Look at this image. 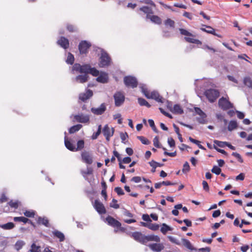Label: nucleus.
<instances>
[{"label":"nucleus","instance_id":"1","mask_svg":"<svg viewBox=\"0 0 252 252\" xmlns=\"http://www.w3.org/2000/svg\"><path fill=\"white\" fill-rule=\"evenodd\" d=\"M130 237L136 241L144 245H146L149 241H155L156 242H160V239L158 235H150L146 236L138 231L132 232L130 235Z\"/></svg>","mask_w":252,"mask_h":252},{"label":"nucleus","instance_id":"2","mask_svg":"<svg viewBox=\"0 0 252 252\" xmlns=\"http://www.w3.org/2000/svg\"><path fill=\"white\" fill-rule=\"evenodd\" d=\"M204 94L210 102H214L220 96V92L216 89H210L205 91Z\"/></svg>","mask_w":252,"mask_h":252},{"label":"nucleus","instance_id":"3","mask_svg":"<svg viewBox=\"0 0 252 252\" xmlns=\"http://www.w3.org/2000/svg\"><path fill=\"white\" fill-rule=\"evenodd\" d=\"M90 66L91 65L89 64L81 65L79 63H76L74 64L72 69L73 71L88 75Z\"/></svg>","mask_w":252,"mask_h":252},{"label":"nucleus","instance_id":"4","mask_svg":"<svg viewBox=\"0 0 252 252\" xmlns=\"http://www.w3.org/2000/svg\"><path fill=\"white\" fill-rule=\"evenodd\" d=\"M111 58L105 51H102L100 57L99 66L101 67L108 66L110 64Z\"/></svg>","mask_w":252,"mask_h":252},{"label":"nucleus","instance_id":"5","mask_svg":"<svg viewBox=\"0 0 252 252\" xmlns=\"http://www.w3.org/2000/svg\"><path fill=\"white\" fill-rule=\"evenodd\" d=\"M125 85L128 88H134L138 85V81L136 78L133 76H127L124 78Z\"/></svg>","mask_w":252,"mask_h":252},{"label":"nucleus","instance_id":"6","mask_svg":"<svg viewBox=\"0 0 252 252\" xmlns=\"http://www.w3.org/2000/svg\"><path fill=\"white\" fill-rule=\"evenodd\" d=\"M219 107L223 110H227L233 107V104L226 98L222 97L218 101Z\"/></svg>","mask_w":252,"mask_h":252},{"label":"nucleus","instance_id":"7","mask_svg":"<svg viewBox=\"0 0 252 252\" xmlns=\"http://www.w3.org/2000/svg\"><path fill=\"white\" fill-rule=\"evenodd\" d=\"M91 44L86 41H81L78 45V49L81 54H86L88 52V49L91 47Z\"/></svg>","mask_w":252,"mask_h":252},{"label":"nucleus","instance_id":"8","mask_svg":"<svg viewBox=\"0 0 252 252\" xmlns=\"http://www.w3.org/2000/svg\"><path fill=\"white\" fill-rule=\"evenodd\" d=\"M115 105L116 106H120L125 101V97L123 93L120 92H116L114 95Z\"/></svg>","mask_w":252,"mask_h":252},{"label":"nucleus","instance_id":"9","mask_svg":"<svg viewBox=\"0 0 252 252\" xmlns=\"http://www.w3.org/2000/svg\"><path fill=\"white\" fill-rule=\"evenodd\" d=\"M82 160L86 164H91L93 162L92 154L87 151L82 152L81 154Z\"/></svg>","mask_w":252,"mask_h":252},{"label":"nucleus","instance_id":"10","mask_svg":"<svg viewBox=\"0 0 252 252\" xmlns=\"http://www.w3.org/2000/svg\"><path fill=\"white\" fill-rule=\"evenodd\" d=\"M114 132V128H110L107 125H105L102 129V133L107 141L110 140V138L113 135Z\"/></svg>","mask_w":252,"mask_h":252},{"label":"nucleus","instance_id":"11","mask_svg":"<svg viewBox=\"0 0 252 252\" xmlns=\"http://www.w3.org/2000/svg\"><path fill=\"white\" fill-rule=\"evenodd\" d=\"M74 119L76 122L83 124L89 123L90 121L89 116L83 114L74 115Z\"/></svg>","mask_w":252,"mask_h":252},{"label":"nucleus","instance_id":"12","mask_svg":"<svg viewBox=\"0 0 252 252\" xmlns=\"http://www.w3.org/2000/svg\"><path fill=\"white\" fill-rule=\"evenodd\" d=\"M94 207L97 212L100 214H104L106 213V209L103 204L97 200H95L94 202Z\"/></svg>","mask_w":252,"mask_h":252},{"label":"nucleus","instance_id":"13","mask_svg":"<svg viewBox=\"0 0 252 252\" xmlns=\"http://www.w3.org/2000/svg\"><path fill=\"white\" fill-rule=\"evenodd\" d=\"M106 220L109 225L113 227L119 228L121 226V223L110 216L106 217Z\"/></svg>","mask_w":252,"mask_h":252},{"label":"nucleus","instance_id":"14","mask_svg":"<svg viewBox=\"0 0 252 252\" xmlns=\"http://www.w3.org/2000/svg\"><path fill=\"white\" fill-rule=\"evenodd\" d=\"M149 248L153 251L155 252H159L164 249V246L162 243H157L150 244L148 245Z\"/></svg>","mask_w":252,"mask_h":252},{"label":"nucleus","instance_id":"15","mask_svg":"<svg viewBox=\"0 0 252 252\" xmlns=\"http://www.w3.org/2000/svg\"><path fill=\"white\" fill-rule=\"evenodd\" d=\"M149 98L155 99L156 101L161 103H164L165 99L163 98L157 91L151 92Z\"/></svg>","mask_w":252,"mask_h":252},{"label":"nucleus","instance_id":"16","mask_svg":"<svg viewBox=\"0 0 252 252\" xmlns=\"http://www.w3.org/2000/svg\"><path fill=\"white\" fill-rule=\"evenodd\" d=\"M57 44L64 49H67L69 46V40L64 36H61L57 41Z\"/></svg>","mask_w":252,"mask_h":252},{"label":"nucleus","instance_id":"17","mask_svg":"<svg viewBox=\"0 0 252 252\" xmlns=\"http://www.w3.org/2000/svg\"><path fill=\"white\" fill-rule=\"evenodd\" d=\"M93 93L91 90H87L85 93H81L79 94V98L84 102L93 96Z\"/></svg>","mask_w":252,"mask_h":252},{"label":"nucleus","instance_id":"18","mask_svg":"<svg viewBox=\"0 0 252 252\" xmlns=\"http://www.w3.org/2000/svg\"><path fill=\"white\" fill-rule=\"evenodd\" d=\"M106 110V106L104 103H102L98 108H92V112L95 115H101Z\"/></svg>","mask_w":252,"mask_h":252},{"label":"nucleus","instance_id":"19","mask_svg":"<svg viewBox=\"0 0 252 252\" xmlns=\"http://www.w3.org/2000/svg\"><path fill=\"white\" fill-rule=\"evenodd\" d=\"M98 76V77L96 79V80L98 82H100L101 83H107L108 81V76L107 73L104 72H102Z\"/></svg>","mask_w":252,"mask_h":252},{"label":"nucleus","instance_id":"20","mask_svg":"<svg viewBox=\"0 0 252 252\" xmlns=\"http://www.w3.org/2000/svg\"><path fill=\"white\" fill-rule=\"evenodd\" d=\"M182 245L185 247L187 249L190 250V251H196V249L195 248L190 242L188 239L182 238L181 239Z\"/></svg>","mask_w":252,"mask_h":252},{"label":"nucleus","instance_id":"21","mask_svg":"<svg viewBox=\"0 0 252 252\" xmlns=\"http://www.w3.org/2000/svg\"><path fill=\"white\" fill-rule=\"evenodd\" d=\"M89 75L87 74L78 75L75 78L76 82L79 83H84L88 81Z\"/></svg>","mask_w":252,"mask_h":252},{"label":"nucleus","instance_id":"22","mask_svg":"<svg viewBox=\"0 0 252 252\" xmlns=\"http://www.w3.org/2000/svg\"><path fill=\"white\" fill-rule=\"evenodd\" d=\"M64 145L68 150L72 152H75V145L70 140H68L66 136L64 137Z\"/></svg>","mask_w":252,"mask_h":252},{"label":"nucleus","instance_id":"23","mask_svg":"<svg viewBox=\"0 0 252 252\" xmlns=\"http://www.w3.org/2000/svg\"><path fill=\"white\" fill-rule=\"evenodd\" d=\"M146 18L150 19L153 23L158 25H160L162 23L161 18L157 15H146Z\"/></svg>","mask_w":252,"mask_h":252},{"label":"nucleus","instance_id":"24","mask_svg":"<svg viewBox=\"0 0 252 252\" xmlns=\"http://www.w3.org/2000/svg\"><path fill=\"white\" fill-rule=\"evenodd\" d=\"M204 26H205L208 29V30H206L205 28H201V31H202L204 32H206L207 33H210V34H213L214 35L217 36L218 37H221V36L220 35L217 34L215 32V30L214 28H213L212 27H211V26H205V25H204Z\"/></svg>","mask_w":252,"mask_h":252},{"label":"nucleus","instance_id":"25","mask_svg":"<svg viewBox=\"0 0 252 252\" xmlns=\"http://www.w3.org/2000/svg\"><path fill=\"white\" fill-rule=\"evenodd\" d=\"M37 223L38 224L44 225L46 227L49 226V220L46 218H45V217H43V218L41 217H38V218L37 219Z\"/></svg>","mask_w":252,"mask_h":252},{"label":"nucleus","instance_id":"26","mask_svg":"<svg viewBox=\"0 0 252 252\" xmlns=\"http://www.w3.org/2000/svg\"><path fill=\"white\" fill-rule=\"evenodd\" d=\"M13 220L15 222H17V221L23 222L24 223H26L28 222H30L33 225L32 222L30 220H29L27 218H25L24 217H14Z\"/></svg>","mask_w":252,"mask_h":252},{"label":"nucleus","instance_id":"27","mask_svg":"<svg viewBox=\"0 0 252 252\" xmlns=\"http://www.w3.org/2000/svg\"><path fill=\"white\" fill-rule=\"evenodd\" d=\"M93 173V170L91 167H88L86 171L81 170V173L85 180H88L87 175H91Z\"/></svg>","mask_w":252,"mask_h":252},{"label":"nucleus","instance_id":"28","mask_svg":"<svg viewBox=\"0 0 252 252\" xmlns=\"http://www.w3.org/2000/svg\"><path fill=\"white\" fill-rule=\"evenodd\" d=\"M53 234L54 236L59 239L60 242H63L64 240V235L62 232L58 230H55L53 232Z\"/></svg>","mask_w":252,"mask_h":252},{"label":"nucleus","instance_id":"29","mask_svg":"<svg viewBox=\"0 0 252 252\" xmlns=\"http://www.w3.org/2000/svg\"><path fill=\"white\" fill-rule=\"evenodd\" d=\"M173 113L182 114L184 113L183 110L182 109L181 106L179 104L174 105L173 110H171Z\"/></svg>","mask_w":252,"mask_h":252},{"label":"nucleus","instance_id":"30","mask_svg":"<svg viewBox=\"0 0 252 252\" xmlns=\"http://www.w3.org/2000/svg\"><path fill=\"white\" fill-rule=\"evenodd\" d=\"M139 10L143 12L147 15H150L153 13L152 9L147 6H143L139 8Z\"/></svg>","mask_w":252,"mask_h":252},{"label":"nucleus","instance_id":"31","mask_svg":"<svg viewBox=\"0 0 252 252\" xmlns=\"http://www.w3.org/2000/svg\"><path fill=\"white\" fill-rule=\"evenodd\" d=\"M15 227V224L11 222H9L3 224H0V228L4 230H10Z\"/></svg>","mask_w":252,"mask_h":252},{"label":"nucleus","instance_id":"32","mask_svg":"<svg viewBox=\"0 0 252 252\" xmlns=\"http://www.w3.org/2000/svg\"><path fill=\"white\" fill-rule=\"evenodd\" d=\"M243 83L246 86L252 89V79L251 77L249 76L244 77Z\"/></svg>","mask_w":252,"mask_h":252},{"label":"nucleus","instance_id":"33","mask_svg":"<svg viewBox=\"0 0 252 252\" xmlns=\"http://www.w3.org/2000/svg\"><path fill=\"white\" fill-rule=\"evenodd\" d=\"M82 127V125L78 124L71 126L69 129V132L70 134L74 133L79 131Z\"/></svg>","mask_w":252,"mask_h":252},{"label":"nucleus","instance_id":"34","mask_svg":"<svg viewBox=\"0 0 252 252\" xmlns=\"http://www.w3.org/2000/svg\"><path fill=\"white\" fill-rule=\"evenodd\" d=\"M85 142L83 140H79L77 142V147L75 146V152L81 151L84 148Z\"/></svg>","mask_w":252,"mask_h":252},{"label":"nucleus","instance_id":"35","mask_svg":"<svg viewBox=\"0 0 252 252\" xmlns=\"http://www.w3.org/2000/svg\"><path fill=\"white\" fill-rule=\"evenodd\" d=\"M237 126L238 124L236 121H231L228 124L227 128L229 131H232L236 129L237 127Z\"/></svg>","mask_w":252,"mask_h":252},{"label":"nucleus","instance_id":"36","mask_svg":"<svg viewBox=\"0 0 252 252\" xmlns=\"http://www.w3.org/2000/svg\"><path fill=\"white\" fill-rule=\"evenodd\" d=\"M185 39L187 42L189 43H194L196 44H201V42L199 40L193 38L185 37Z\"/></svg>","mask_w":252,"mask_h":252},{"label":"nucleus","instance_id":"37","mask_svg":"<svg viewBox=\"0 0 252 252\" xmlns=\"http://www.w3.org/2000/svg\"><path fill=\"white\" fill-rule=\"evenodd\" d=\"M90 69H89V74H91L93 76H98L99 74V71L96 69L95 67H92L91 66L90 68Z\"/></svg>","mask_w":252,"mask_h":252},{"label":"nucleus","instance_id":"38","mask_svg":"<svg viewBox=\"0 0 252 252\" xmlns=\"http://www.w3.org/2000/svg\"><path fill=\"white\" fill-rule=\"evenodd\" d=\"M138 101L141 106H146L148 108H150L151 107V105L143 98H139L138 99Z\"/></svg>","mask_w":252,"mask_h":252},{"label":"nucleus","instance_id":"39","mask_svg":"<svg viewBox=\"0 0 252 252\" xmlns=\"http://www.w3.org/2000/svg\"><path fill=\"white\" fill-rule=\"evenodd\" d=\"M171 230V228L165 223H163L160 229L161 232L165 234L168 231Z\"/></svg>","mask_w":252,"mask_h":252},{"label":"nucleus","instance_id":"40","mask_svg":"<svg viewBox=\"0 0 252 252\" xmlns=\"http://www.w3.org/2000/svg\"><path fill=\"white\" fill-rule=\"evenodd\" d=\"M74 62V56L70 53H68L67 58L66 61L67 63L72 64Z\"/></svg>","mask_w":252,"mask_h":252},{"label":"nucleus","instance_id":"41","mask_svg":"<svg viewBox=\"0 0 252 252\" xmlns=\"http://www.w3.org/2000/svg\"><path fill=\"white\" fill-rule=\"evenodd\" d=\"M101 126L99 125L98 127L97 130L96 132H94L92 136V139L93 140H94L97 138L98 136L99 135V134L101 133Z\"/></svg>","mask_w":252,"mask_h":252},{"label":"nucleus","instance_id":"42","mask_svg":"<svg viewBox=\"0 0 252 252\" xmlns=\"http://www.w3.org/2000/svg\"><path fill=\"white\" fill-rule=\"evenodd\" d=\"M164 24L166 26L174 28L175 26V22L171 19L168 18L164 21Z\"/></svg>","mask_w":252,"mask_h":252},{"label":"nucleus","instance_id":"43","mask_svg":"<svg viewBox=\"0 0 252 252\" xmlns=\"http://www.w3.org/2000/svg\"><path fill=\"white\" fill-rule=\"evenodd\" d=\"M137 138L141 142V143L145 145H149L150 143V141L144 136H138Z\"/></svg>","mask_w":252,"mask_h":252},{"label":"nucleus","instance_id":"44","mask_svg":"<svg viewBox=\"0 0 252 252\" xmlns=\"http://www.w3.org/2000/svg\"><path fill=\"white\" fill-rule=\"evenodd\" d=\"M149 164L150 166L152 167L157 168V167H161L163 165V164L162 163H159L158 162H157V161L152 160L151 161L149 162Z\"/></svg>","mask_w":252,"mask_h":252},{"label":"nucleus","instance_id":"45","mask_svg":"<svg viewBox=\"0 0 252 252\" xmlns=\"http://www.w3.org/2000/svg\"><path fill=\"white\" fill-rule=\"evenodd\" d=\"M8 204L9 206L14 209H17L19 207V202L18 201H14L13 200H10L8 202Z\"/></svg>","mask_w":252,"mask_h":252},{"label":"nucleus","instance_id":"46","mask_svg":"<svg viewBox=\"0 0 252 252\" xmlns=\"http://www.w3.org/2000/svg\"><path fill=\"white\" fill-rule=\"evenodd\" d=\"M179 31L180 32V33L182 35H186V36H193L194 35L188 32L187 30L184 29H179Z\"/></svg>","mask_w":252,"mask_h":252},{"label":"nucleus","instance_id":"47","mask_svg":"<svg viewBox=\"0 0 252 252\" xmlns=\"http://www.w3.org/2000/svg\"><path fill=\"white\" fill-rule=\"evenodd\" d=\"M24 214L25 216L29 218H33L35 215V212L32 210L26 211Z\"/></svg>","mask_w":252,"mask_h":252},{"label":"nucleus","instance_id":"48","mask_svg":"<svg viewBox=\"0 0 252 252\" xmlns=\"http://www.w3.org/2000/svg\"><path fill=\"white\" fill-rule=\"evenodd\" d=\"M167 238L169 240V241L172 243H174L179 246H180L181 245V243L175 238L171 236H168Z\"/></svg>","mask_w":252,"mask_h":252},{"label":"nucleus","instance_id":"49","mask_svg":"<svg viewBox=\"0 0 252 252\" xmlns=\"http://www.w3.org/2000/svg\"><path fill=\"white\" fill-rule=\"evenodd\" d=\"M211 171L212 173H213L216 175H219L220 174L221 170L218 166L215 165L213 166V168L212 169Z\"/></svg>","mask_w":252,"mask_h":252},{"label":"nucleus","instance_id":"50","mask_svg":"<svg viewBox=\"0 0 252 252\" xmlns=\"http://www.w3.org/2000/svg\"><path fill=\"white\" fill-rule=\"evenodd\" d=\"M148 228L154 231H156L158 229L159 225L156 223H149Z\"/></svg>","mask_w":252,"mask_h":252},{"label":"nucleus","instance_id":"51","mask_svg":"<svg viewBox=\"0 0 252 252\" xmlns=\"http://www.w3.org/2000/svg\"><path fill=\"white\" fill-rule=\"evenodd\" d=\"M189 170H190V167H189V164L187 161H186L183 165L182 172L183 173H186L187 172H188L189 171Z\"/></svg>","mask_w":252,"mask_h":252},{"label":"nucleus","instance_id":"52","mask_svg":"<svg viewBox=\"0 0 252 252\" xmlns=\"http://www.w3.org/2000/svg\"><path fill=\"white\" fill-rule=\"evenodd\" d=\"M162 148L164 151V154L165 155L171 157H175V156H176L177 153L176 151H175L174 152H172V153H169L166 151V149L165 148L162 147Z\"/></svg>","mask_w":252,"mask_h":252},{"label":"nucleus","instance_id":"53","mask_svg":"<svg viewBox=\"0 0 252 252\" xmlns=\"http://www.w3.org/2000/svg\"><path fill=\"white\" fill-rule=\"evenodd\" d=\"M66 29L70 32H74L77 31L76 27L74 25L71 24L67 25Z\"/></svg>","mask_w":252,"mask_h":252},{"label":"nucleus","instance_id":"54","mask_svg":"<svg viewBox=\"0 0 252 252\" xmlns=\"http://www.w3.org/2000/svg\"><path fill=\"white\" fill-rule=\"evenodd\" d=\"M40 247L37 246L35 244H32L31 246V252H40Z\"/></svg>","mask_w":252,"mask_h":252},{"label":"nucleus","instance_id":"55","mask_svg":"<svg viewBox=\"0 0 252 252\" xmlns=\"http://www.w3.org/2000/svg\"><path fill=\"white\" fill-rule=\"evenodd\" d=\"M142 92L143 94L145 95V96L147 98H149L151 92L148 90L147 88L145 87L142 88Z\"/></svg>","mask_w":252,"mask_h":252},{"label":"nucleus","instance_id":"56","mask_svg":"<svg viewBox=\"0 0 252 252\" xmlns=\"http://www.w3.org/2000/svg\"><path fill=\"white\" fill-rule=\"evenodd\" d=\"M232 155L234 157H235L236 158H237L238 160L240 162V163H243V159L241 157V155L236 153V152H233L232 154Z\"/></svg>","mask_w":252,"mask_h":252},{"label":"nucleus","instance_id":"57","mask_svg":"<svg viewBox=\"0 0 252 252\" xmlns=\"http://www.w3.org/2000/svg\"><path fill=\"white\" fill-rule=\"evenodd\" d=\"M153 144H154V145L155 146V147H156L157 148H159L161 147V146L159 144V140H158V136H156L154 138Z\"/></svg>","mask_w":252,"mask_h":252},{"label":"nucleus","instance_id":"58","mask_svg":"<svg viewBox=\"0 0 252 252\" xmlns=\"http://www.w3.org/2000/svg\"><path fill=\"white\" fill-rule=\"evenodd\" d=\"M114 190L117 192L118 195H122L124 194V192L121 187H116Z\"/></svg>","mask_w":252,"mask_h":252},{"label":"nucleus","instance_id":"59","mask_svg":"<svg viewBox=\"0 0 252 252\" xmlns=\"http://www.w3.org/2000/svg\"><path fill=\"white\" fill-rule=\"evenodd\" d=\"M167 142H168L169 145L171 147H174L175 146V141L172 137L168 138Z\"/></svg>","mask_w":252,"mask_h":252},{"label":"nucleus","instance_id":"60","mask_svg":"<svg viewBox=\"0 0 252 252\" xmlns=\"http://www.w3.org/2000/svg\"><path fill=\"white\" fill-rule=\"evenodd\" d=\"M214 143L217 146L220 147H223L224 146H225V143H226V142H222L218 140H215Z\"/></svg>","mask_w":252,"mask_h":252},{"label":"nucleus","instance_id":"61","mask_svg":"<svg viewBox=\"0 0 252 252\" xmlns=\"http://www.w3.org/2000/svg\"><path fill=\"white\" fill-rule=\"evenodd\" d=\"M113 117H114V119H115V120L116 119H118V123L119 124H122V119L121 118V115L120 114H119V113L116 114L114 115Z\"/></svg>","mask_w":252,"mask_h":252},{"label":"nucleus","instance_id":"62","mask_svg":"<svg viewBox=\"0 0 252 252\" xmlns=\"http://www.w3.org/2000/svg\"><path fill=\"white\" fill-rule=\"evenodd\" d=\"M112 202L114 203L113 204H111L110 206L115 209H118L120 207V206L118 204H117V200L115 199H113Z\"/></svg>","mask_w":252,"mask_h":252},{"label":"nucleus","instance_id":"63","mask_svg":"<svg viewBox=\"0 0 252 252\" xmlns=\"http://www.w3.org/2000/svg\"><path fill=\"white\" fill-rule=\"evenodd\" d=\"M120 137H121V139H122V142L123 143H125V141L126 140V138H127V137H128V135H127V133H126H126H121L120 134Z\"/></svg>","mask_w":252,"mask_h":252},{"label":"nucleus","instance_id":"64","mask_svg":"<svg viewBox=\"0 0 252 252\" xmlns=\"http://www.w3.org/2000/svg\"><path fill=\"white\" fill-rule=\"evenodd\" d=\"M131 181L134 183H138L140 182V181H141V178L139 176H135L132 178Z\"/></svg>","mask_w":252,"mask_h":252}]
</instances>
